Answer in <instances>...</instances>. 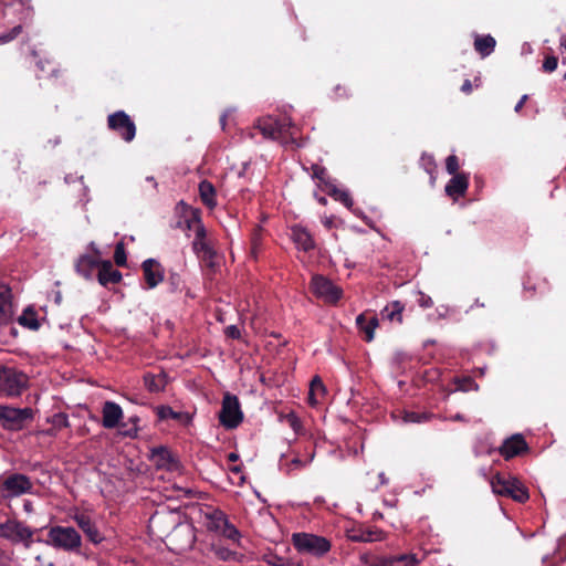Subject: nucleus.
<instances>
[{
  "label": "nucleus",
  "mask_w": 566,
  "mask_h": 566,
  "mask_svg": "<svg viewBox=\"0 0 566 566\" xmlns=\"http://www.w3.org/2000/svg\"><path fill=\"white\" fill-rule=\"evenodd\" d=\"M45 543L64 552L78 553L82 546V537L71 526H53L48 532Z\"/></svg>",
  "instance_id": "f257e3e1"
},
{
  "label": "nucleus",
  "mask_w": 566,
  "mask_h": 566,
  "mask_svg": "<svg viewBox=\"0 0 566 566\" xmlns=\"http://www.w3.org/2000/svg\"><path fill=\"white\" fill-rule=\"evenodd\" d=\"M490 483L495 494L512 497L521 503L528 500L527 489L516 478L510 474H496L492 478Z\"/></svg>",
  "instance_id": "f03ea898"
},
{
  "label": "nucleus",
  "mask_w": 566,
  "mask_h": 566,
  "mask_svg": "<svg viewBox=\"0 0 566 566\" xmlns=\"http://www.w3.org/2000/svg\"><path fill=\"white\" fill-rule=\"evenodd\" d=\"M490 483L495 494L512 497L521 503L528 500L527 489L516 478L510 474H496L492 478Z\"/></svg>",
  "instance_id": "7ed1b4c3"
},
{
  "label": "nucleus",
  "mask_w": 566,
  "mask_h": 566,
  "mask_svg": "<svg viewBox=\"0 0 566 566\" xmlns=\"http://www.w3.org/2000/svg\"><path fill=\"white\" fill-rule=\"evenodd\" d=\"M490 483L495 494L512 497L521 503L528 500L527 489L516 478L510 474H496L492 478Z\"/></svg>",
  "instance_id": "20e7f679"
},
{
  "label": "nucleus",
  "mask_w": 566,
  "mask_h": 566,
  "mask_svg": "<svg viewBox=\"0 0 566 566\" xmlns=\"http://www.w3.org/2000/svg\"><path fill=\"white\" fill-rule=\"evenodd\" d=\"M292 543L298 553L317 557L325 555L331 549L328 539L312 533H294Z\"/></svg>",
  "instance_id": "39448f33"
},
{
  "label": "nucleus",
  "mask_w": 566,
  "mask_h": 566,
  "mask_svg": "<svg viewBox=\"0 0 566 566\" xmlns=\"http://www.w3.org/2000/svg\"><path fill=\"white\" fill-rule=\"evenodd\" d=\"M28 384L25 374L9 367H0V395L19 396Z\"/></svg>",
  "instance_id": "423d86ee"
},
{
  "label": "nucleus",
  "mask_w": 566,
  "mask_h": 566,
  "mask_svg": "<svg viewBox=\"0 0 566 566\" xmlns=\"http://www.w3.org/2000/svg\"><path fill=\"white\" fill-rule=\"evenodd\" d=\"M33 531L17 520H8L0 524V537L14 544L22 543L27 548L31 546Z\"/></svg>",
  "instance_id": "0eeeda50"
},
{
  "label": "nucleus",
  "mask_w": 566,
  "mask_h": 566,
  "mask_svg": "<svg viewBox=\"0 0 566 566\" xmlns=\"http://www.w3.org/2000/svg\"><path fill=\"white\" fill-rule=\"evenodd\" d=\"M33 483L30 478L21 473L8 475L1 484V494L3 499L19 497L32 493Z\"/></svg>",
  "instance_id": "6e6552de"
},
{
  "label": "nucleus",
  "mask_w": 566,
  "mask_h": 566,
  "mask_svg": "<svg viewBox=\"0 0 566 566\" xmlns=\"http://www.w3.org/2000/svg\"><path fill=\"white\" fill-rule=\"evenodd\" d=\"M220 423L227 429L237 428L243 420L239 399L230 394H226L222 400V407L219 413Z\"/></svg>",
  "instance_id": "1a4fd4ad"
},
{
  "label": "nucleus",
  "mask_w": 566,
  "mask_h": 566,
  "mask_svg": "<svg viewBox=\"0 0 566 566\" xmlns=\"http://www.w3.org/2000/svg\"><path fill=\"white\" fill-rule=\"evenodd\" d=\"M191 223L195 227V239L192 242L193 252L203 261L212 262L214 250L207 238V230L199 218H193Z\"/></svg>",
  "instance_id": "9d476101"
},
{
  "label": "nucleus",
  "mask_w": 566,
  "mask_h": 566,
  "mask_svg": "<svg viewBox=\"0 0 566 566\" xmlns=\"http://www.w3.org/2000/svg\"><path fill=\"white\" fill-rule=\"evenodd\" d=\"M312 292L326 303L334 304L342 297V290L323 275H315L311 282Z\"/></svg>",
  "instance_id": "9b49d317"
},
{
  "label": "nucleus",
  "mask_w": 566,
  "mask_h": 566,
  "mask_svg": "<svg viewBox=\"0 0 566 566\" xmlns=\"http://www.w3.org/2000/svg\"><path fill=\"white\" fill-rule=\"evenodd\" d=\"M32 418V410L30 408H13L8 406H0V422L9 430H19L23 423Z\"/></svg>",
  "instance_id": "f8f14e48"
},
{
  "label": "nucleus",
  "mask_w": 566,
  "mask_h": 566,
  "mask_svg": "<svg viewBox=\"0 0 566 566\" xmlns=\"http://www.w3.org/2000/svg\"><path fill=\"white\" fill-rule=\"evenodd\" d=\"M108 127L116 132L125 142H132L136 135L135 124L123 111L108 116Z\"/></svg>",
  "instance_id": "ddd939ff"
},
{
  "label": "nucleus",
  "mask_w": 566,
  "mask_h": 566,
  "mask_svg": "<svg viewBox=\"0 0 566 566\" xmlns=\"http://www.w3.org/2000/svg\"><path fill=\"white\" fill-rule=\"evenodd\" d=\"M291 126V122L285 119L283 122H279L273 117L261 118L256 123V129H259L265 138L272 139H276L284 134H287Z\"/></svg>",
  "instance_id": "4468645a"
},
{
  "label": "nucleus",
  "mask_w": 566,
  "mask_h": 566,
  "mask_svg": "<svg viewBox=\"0 0 566 566\" xmlns=\"http://www.w3.org/2000/svg\"><path fill=\"white\" fill-rule=\"evenodd\" d=\"M149 459L158 469L175 471L178 469V462L166 447H157L150 450Z\"/></svg>",
  "instance_id": "2eb2a0df"
},
{
  "label": "nucleus",
  "mask_w": 566,
  "mask_h": 566,
  "mask_svg": "<svg viewBox=\"0 0 566 566\" xmlns=\"http://www.w3.org/2000/svg\"><path fill=\"white\" fill-rule=\"evenodd\" d=\"M14 314L11 290L4 284H0V326L10 324Z\"/></svg>",
  "instance_id": "dca6fc26"
},
{
  "label": "nucleus",
  "mask_w": 566,
  "mask_h": 566,
  "mask_svg": "<svg viewBox=\"0 0 566 566\" xmlns=\"http://www.w3.org/2000/svg\"><path fill=\"white\" fill-rule=\"evenodd\" d=\"M314 177L318 180L325 182L326 188L325 191L334 197L336 200L340 201L344 206H346L348 209L353 206V200L349 196V193L346 190L338 189L334 184L327 182L325 180L326 171L324 168L315 167L314 169Z\"/></svg>",
  "instance_id": "f3484780"
},
{
  "label": "nucleus",
  "mask_w": 566,
  "mask_h": 566,
  "mask_svg": "<svg viewBox=\"0 0 566 566\" xmlns=\"http://www.w3.org/2000/svg\"><path fill=\"white\" fill-rule=\"evenodd\" d=\"M420 559L416 554H401L389 557H376L370 566H417Z\"/></svg>",
  "instance_id": "a211bd4d"
},
{
  "label": "nucleus",
  "mask_w": 566,
  "mask_h": 566,
  "mask_svg": "<svg viewBox=\"0 0 566 566\" xmlns=\"http://www.w3.org/2000/svg\"><path fill=\"white\" fill-rule=\"evenodd\" d=\"M143 271L148 289L156 287L164 280L163 268L154 259H147L143 262Z\"/></svg>",
  "instance_id": "6ab92c4d"
},
{
  "label": "nucleus",
  "mask_w": 566,
  "mask_h": 566,
  "mask_svg": "<svg viewBox=\"0 0 566 566\" xmlns=\"http://www.w3.org/2000/svg\"><path fill=\"white\" fill-rule=\"evenodd\" d=\"M102 424L106 429H113L119 424V421L123 419V409L122 407L113 401H106L103 405L102 409Z\"/></svg>",
  "instance_id": "aec40b11"
},
{
  "label": "nucleus",
  "mask_w": 566,
  "mask_h": 566,
  "mask_svg": "<svg viewBox=\"0 0 566 566\" xmlns=\"http://www.w3.org/2000/svg\"><path fill=\"white\" fill-rule=\"evenodd\" d=\"M73 520L92 543L98 544L103 541L102 534L87 514L75 513Z\"/></svg>",
  "instance_id": "412c9836"
},
{
  "label": "nucleus",
  "mask_w": 566,
  "mask_h": 566,
  "mask_svg": "<svg viewBox=\"0 0 566 566\" xmlns=\"http://www.w3.org/2000/svg\"><path fill=\"white\" fill-rule=\"evenodd\" d=\"M527 448L524 438L521 434H513L507 438L500 447V453L505 459H511L525 451Z\"/></svg>",
  "instance_id": "4be33fe9"
},
{
  "label": "nucleus",
  "mask_w": 566,
  "mask_h": 566,
  "mask_svg": "<svg viewBox=\"0 0 566 566\" xmlns=\"http://www.w3.org/2000/svg\"><path fill=\"white\" fill-rule=\"evenodd\" d=\"M469 187V177L465 174L454 175L446 185V193L453 200L465 195Z\"/></svg>",
  "instance_id": "5701e85b"
},
{
  "label": "nucleus",
  "mask_w": 566,
  "mask_h": 566,
  "mask_svg": "<svg viewBox=\"0 0 566 566\" xmlns=\"http://www.w3.org/2000/svg\"><path fill=\"white\" fill-rule=\"evenodd\" d=\"M291 235L296 247L303 251H310L314 248L312 235L301 226H294L291 229Z\"/></svg>",
  "instance_id": "b1692460"
},
{
  "label": "nucleus",
  "mask_w": 566,
  "mask_h": 566,
  "mask_svg": "<svg viewBox=\"0 0 566 566\" xmlns=\"http://www.w3.org/2000/svg\"><path fill=\"white\" fill-rule=\"evenodd\" d=\"M348 537L354 542H379L385 538L382 531L380 530H358L348 533Z\"/></svg>",
  "instance_id": "393cba45"
},
{
  "label": "nucleus",
  "mask_w": 566,
  "mask_h": 566,
  "mask_svg": "<svg viewBox=\"0 0 566 566\" xmlns=\"http://www.w3.org/2000/svg\"><path fill=\"white\" fill-rule=\"evenodd\" d=\"M156 410L160 420L174 419L185 426L191 422L189 413L175 411L169 406H159Z\"/></svg>",
  "instance_id": "a878e982"
},
{
  "label": "nucleus",
  "mask_w": 566,
  "mask_h": 566,
  "mask_svg": "<svg viewBox=\"0 0 566 566\" xmlns=\"http://www.w3.org/2000/svg\"><path fill=\"white\" fill-rule=\"evenodd\" d=\"M199 195L202 203L209 209H213L217 206L216 188L210 181L202 180L199 184Z\"/></svg>",
  "instance_id": "bb28decb"
},
{
  "label": "nucleus",
  "mask_w": 566,
  "mask_h": 566,
  "mask_svg": "<svg viewBox=\"0 0 566 566\" xmlns=\"http://www.w3.org/2000/svg\"><path fill=\"white\" fill-rule=\"evenodd\" d=\"M98 264L99 253L95 251L94 255H82L76 263V270L84 277H90V271Z\"/></svg>",
  "instance_id": "cd10ccee"
},
{
  "label": "nucleus",
  "mask_w": 566,
  "mask_h": 566,
  "mask_svg": "<svg viewBox=\"0 0 566 566\" xmlns=\"http://www.w3.org/2000/svg\"><path fill=\"white\" fill-rule=\"evenodd\" d=\"M120 279L122 274L117 270L113 269L112 263L109 261L103 263L102 269L98 273V282L102 285H106L108 283H116L120 281Z\"/></svg>",
  "instance_id": "c85d7f7f"
},
{
  "label": "nucleus",
  "mask_w": 566,
  "mask_h": 566,
  "mask_svg": "<svg viewBox=\"0 0 566 566\" xmlns=\"http://www.w3.org/2000/svg\"><path fill=\"white\" fill-rule=\"evenodd\" d=\"M495 39L491 35L475 36L474 49L482 57L489 56L495 48Z\"/></svg>",
  "instance_id": "c756f323"
},
{
  "label": "nucleus",
  "mask_w": 566,
  "mask_h": 566,
  "mask_svg": "<svg viewBox=\"0 0 566 566\" xmlns=\"http://www.w3.org/2000/svg\"><path fill=\"white\" fill-rule=\"evenodd\" d=\"M325 392L326 388L322 379L318 376L314 377L310 385L308 403L313 407L317 406L319 398L323 397Z\"/></svg>",
  "instance_id": "7c9ffc66"
},
{
  "label": "nucleus",
  "mask_w": 566,
  "mask_h": 566,
  "mask_svg": "<svg viewBox=\"0 0 566 566\" xmlns=\"http://www.w3.org/2000/svg\"><path fill=\"white\" fill-rule=\"evenodd\" d=\"M356 324L358 328L365 333V339L367 342H371L375 336V329L378 326L377 317H373L368 322H366L365 315L360 314L356 318Z\"/></svg>",
  "instance_id": "2f4dec72"
},
{
  "label": "nucleus",
  "mask_w": 566,
  "mask_h": 566,
  "mask_svg": "<svg viewBox=\"0 0 566 566\" xmlns=\"http://www.w3.org/2000/svg\"><path fill=\"white\" fill-rule=\"evenodd\" d=\"M402 311H403V305L398 302V301H395L392 303H390L389 305H387L381 314H382V317L390 321V322H394V321H397L398 323H401L402 322Z\"/></svg>",
  "instance_id": "473e14b6"
},
{
  "label": "nucleus",
  "mask_w": 566,
  "mask_h": 566,
  "mask_svg": "<svg viewBox=\"0 0 566 566\" xmlns=\"http://www.w3.org/2000/svg\"><path fill=\"white\" fill-rule=\"evenodd\" d=\"M264 559L270 566H303V563L300 559L279 556L276 554H269Z\"/></svg>",
  "instance_id": "72a5a7b5"
},
{
  "label": "nucleus",
  "mask_w": 566,
  "mask_h": 566,
  "mask_svg": "<svg viewBox=\"0 0 566 566\" xmlns=\"http://www.w3.org/2000/svg\"><path fill=\"white\" fill-rule=\"evenodd\" d=\"M18 322L20 325L29 329L36 331L40 327L36 313L31 307H27L23 311V313L18 317Z\"/></svg>",
  "instance_id": "f704fd0d"
},
{
  "label": "nucleus",
  "mask_w": 566,
  "mask_h": 566,
  "mask_svg": "<svg viewBox=\"0 0 566 566\" xmlns=\"http://www.w3.org/2000/svg\"><path fill=\"white\" fill-rule=\"evenodd\" d=\"M227 523V516L220 511H214L208 516V528L213 532L220 533Z\"/></svg>",
  "instance_id": "c9c22d12"
},
{
  "label": "nucleus",
  "mask_w": 566,
  "mask_h": 566,
  "mask_svg": "<svg viewBox=\"0 0 566 566\" xmlns=\"http://www.w3.org/2000/svg\"><path fill=\"white\" fill-rule=\"evenodd\" d=\"M144 382L149 391H159L164 389L166 385V380L163 375L147 374L144 377Z\"/></svg>",
  "instance_id": "e433bc0d"
},
{
  "label": "nucleus",
  "mask_w": 566,
  "mask_h": 566,
  "mask_svg": "<svg viewBox=\"0 0 566 566\" xmlns=\"http://www.w3.org/2000/svg\"><path fill=\"white\" fill-rule=\"evenodd\" d=\"M282 419L289 424V427L294 431L295 434H304L303 424L300 418L294 412L285 415Z\"/></svg>",
  "instance_id": "4c0bfd02"
},
{
  "label": "nucleus",
  "mask_w": 566,
  "mask_h": 566,
  "mask_svg": "<svg viewBox=\"0 0 566 566\" xmlns=\"http://www.w3.org/2000/svg\"><path fill=\"white\" fill-rule=\"evenodd\" d=\"M430 416L424 412L417 411H405L403 412V421L412 422V423H421L428 421Z\"/></svg>",
  "instance_id": "58836bf2"
},
{
  "label": "nucleus",
  "mask_w": 566,
  "mask_h": 566,
  "mask_svg": "<svg viewBox=\"0 0 566 566\" xmlns=\"http://www.w3.org/2000/svg\"><path fill=\"white\" fill-rule=\"evenodd\" d=\"M220 535H222L223 537L237 543L240 538V533L239 531L237 530V527L231 524L229 521L228 523L223 526L222 531L219 533Z\"/></svg>",
  "instance_id": "ea45409f"
},
{
  "label": "nucleus",
  "mask_w": 566,
  "mask_h": 566,
  "mask_svg": "<svg viewBox=\"0 0 566 566\" xmlns=\"http://www.w3.org/2000/svg\"><path fill=\"white\" fill-rule=\"evenodd\" d=\"M22 31L21 25H17L12 28L9 32H4L0 34V45L6 44L12 40H14Z\"/></svg>",
  "instance_id": "a19ab883"
},
{
  "label": "nucleus",
  "mask_w": 566,
  "mask_h": 566,
  "mask_svg": "<svg viewBox=\"0 0 566 566\" xmlns=\"http://www.w3.org/2000/svg\"><path fill=\"white\" fill-rule=\"evenodd\" d=\"M114 260L117 265L123 266L126 264V253L124 249V244L122 242L116 244Z\"/></svg>",
  "instance_id": "79ce46f5"
},
{
  "label": "nucleus",
  "mask_w": 566,
  "mask_h": 566,
  "mask_svg": "<svg viewBox=\"0 0 566 566\" xmlns=\"http://www.w3.org/2000/svg\"><path fill=\"white\" fill-rule=\"evenodd\" d=\"M446 169H447L448 174H450L452 176L458 175L457 171L459 169V161H458L457 156L450 155L446 159Z\"/></svg>",
  "instance_id": "37998d69"
},
{
  "label": "nucleus",
  "mask_w": 566,
  "mask_h": 566,
  "mask_svg": "<svg viewBox=\"0 0 566 566\" xmlns=\"http://www.w3.org/2000/svg\"><path fill=\"white\" fill-rule=\"evenodd\" d=\"M421 165L423 166V168L426 169V171L430 175L433 174L434 171V168H436V164H434V160H433V157L430 156V155H423L421 157Z\"/></svg>",
  "instance_id": "c03bdc74"
},
{
  "label": "nucleus",
  "mask_w": 566,
  "mask_h": 566,
  "mask_svg": "<svg viewBox=\"0 0 566 566\" xmlns=\"http://www.w3.org/2000/svg\"><path fill=\"white\" fill-rule=\"evenodd\" d=\"M418 300H417V303L419 304V306L423 307V308H429L433 305V301L432 298L424 294L423 292H418Z\"/></svg>",
  "instance_id": "a18cd8bd"
},
{
  "label": "nucleus",
  "mask_w": 566,
  "mask_h": 566,
  "mask_svg": "<svg viewBox=\"0 0 566 566\" xmlns=\"http://www.w3.org/2000/svg\"><path fill=\"white\" fill-rule=\"evenodd\" d=\"M557 57L555 56H547L543 63V69L545 72H553L557 69Z\"/></svg>",
  "instance_id": "49530a36"
},
{
  "label": "nucleus",
  "mask_w": 566,
  "mask_h": 566,
  "mask_svg": "<svg viewBox=\"0 0 566 566\" xmlns=\"http://www.w3.org/2000/svg\"><path fill=\"white\" fill-rule=\"evenodd\" d=\"M471 388L478 389V386L471 379H464L458 385V389L467 391Z\"/></svg>",
  "instance_id": "de8ad7c7"
},
{
  "label": "nucleus",
  "mask_w": 566,
  "mask_h": 566,
  "mask_svg": "<svg viewBox=\"0 0 566 566\" xmlns=\"http://www.w3.org/2000/svg\"><path fill=\"white\" fill-rule=\"evenodd\" d=\"M314 459V453H312L310 455V459L306 461V462H303L302 460H300L298 458H294L292 461H291V467L292 468H295V469H298V468H303L305 467L307 463L312 462Z\"/></svg>",
  "instance_id": "09e8293b"
},
{
  "label": "nucleus",
  "mask_w": 566,
  "mask_h": 566,
  "mask_svg": "<svg viewBox=\"0 0 566 566\" xmlns=\"http://www.w3.org/2000/svg\"><path fill=\"white\" fill-rule=\"evenodd\" d=\"M226 335L230 338H239L240 337V331L235 325H229L226 328Z\"/></svg>",
  "instance_id": "8fccbe9b"
},
{
  "label": "nucleus",
  "mask_w": 566,
  "mask_h": 566,
  "mask_svg": "<svg viewBox=\"0 0 566 566\" xmlns=\"http://www.w3.org/2000/svg\"><path fill=\"white\" fill-rule=\"evenodd\" d=\"M137 420H138L137 418H133L132 421L134 422V427L130 428V429H127V430H122L120 433L123 436H127V437H130V438L136 437V434H137V427L135 426V423H136Z\"/></svg>",
  "instance_id": "3c124183"
},
{
  "label": "nucleus",
  "mask_w": 566,
  "mask_h": 566,
  "mask_svg": "<svg viewBox=\"0 0 566 566\" xmlns=\"http://www.w3.org/2000/svg\"><path fill=\"white\" fill-rule=\"evenodd\" d=\"M178 533H187L189 535V542H188V546H191L192 545V542H193V536L191 534V530L188 525H185V526H180L176 530V534Z\"/></svg>",
  "instance_id": "603ef678"
},
{
  "label": "nucleus",
  "mask_w": 566,
  "mask_h": 566,
  "mask_svg": "<svg viewBox=\"0 0 566 566\" xmlns=\"http://www.w3.org/2000/svg\"><path fill=\"white\" fill-rule=\"evenodd\" d=\"M527 98H528V96L526 94L521 97V99L518 101V103L514 107V111L516 113H518L522 109V107L525 104V102L527 101Z\"/></svg>",
  "instance_id": "864d4df0"
},
{
  "label": "nucleus",
  "mask_w": 566,
  "mask_h": 566,
  "mask_svg": "<svg viewBox=\"0 0 566 566\" xmlns=\"http://www.w3.org/2000/svg\"><path fill=\"white\" fill-rule=\"evenodd\" d=\"M461 91L464 93H470L472 91V84L469 80H465L462 84Z\"/></svg>",
  "instance_id": "5fc2aeb1"
},
{
  "label": "nucleus",
  "mask_w": 566,
  "mask_h": 566,
  "mask_svg": "<svg viewBox=\"0 0 566 566\" xmlns=\"http://www.w3.org/2000/svg\"><path fill=\"white\" fill-rule=\"evenodd\" d=\"M239 459V454L238 453H234V452H231L228 454V460L231 461V462H235L238 461Z\"/></svg>",
  "instance_id": "6e6d98bb"
},
{
  "label": "nucleus",
  "mask_w": 566,
  "mask_h": 566,
  "mask_svg": "<svg viewBox=\"0 0 566 566\" xmlns=\"http://www.w3.org/2000/svg\"><path fill=\"white\" fill-rule=\"evenodd\" d=\"M23 507H24L25 512H28V513L32 512V504H31V502H29V501L24 502Z\"/></svg>",
  "instance_id": "4d7b16f0"
},
{
  "label": "nucleus",
  "mask_w": 566,
  "mask_h": 566,
  "mask_svg": "<svg viewBox=\"0 0 566 566\" xmlns=\"http://www.w3.org/2000/svg\"><path fill=\"white\" fill-rule=\"evenodd\" d=\"M227 116H228V113L223 114V115L221 116V118H220V122H221L222 127H224V125H226V117H227Z\"/></svg>",
  "instance_id": "13d9d810"
},
{
  "label": "nucleus",
  "mask_w": 566,
  "mask_h": 566,
  "mask_svg": "<svg viewBox=\"0 0 566 566\" xmlns=\"http://www.w3.org/2000/svg\"><path fill=\"white\" fill-rule=\"evenodd\" d=\"M379 479H380V483H381V484H386V483H387V480H386V478H385V474H384V473H380V474H379Z\"/></svg>",
  "instance_id": "bf43d9fd"
},
{
  "label": "nucleus",
  "mask_w": 566,
  "mask_h": 566,
  "mask_svg": "<svg viewBox=\"0 0 566 566\" xmlns=\"http://www.w3.org/2000/svg\"><path fill=\"white\" fill-rule=\"evenodd\" d=\"M452 420L454 421H461L462 420V416L461 415H455L454 417H452Z\"/></svg>",
  "instance_id": "052dcab7"
},
{
  "label": "nucleus",
  "mask_w": 566,
  "mask_h": 566,
  "mask_svg": "<svg viewBox=\"0 0 566 566\" xmlns=\"http://www.w3.org/2000/svg\"><path fill=\"white\" fill-rule=\"evenodd\" d=\"M232 472L239 473L241 471V468L239 465H235L231 469Z\"/></svg>",
  "instance_id": "680f3d73"
},
{
  "label": "nucleus",
  "mask_w": 566,
  "mask_h": 566,
  "mask_svg": "<svg viewBox=\"0 0 566 566\" xmlns=\"http://www.w3.org/2000/svg\"><path fill=\"white\" fill-rule=\"evenodd\" d=\"M332 223H333V221L331 219H326L325 220V226L326 227H328V228L332 227Z\"/></svg>",
  "instance_id": "e2e57ef3"
},
{
  "label": "nucleus",
  "mask_w": 566,
  "mask_h": 566,
  "mask_svg": "<svg viewBox=\"0 0 566 566\" xmlns=\"http://www.w3.org/2000/svg\"><path fill=\"white\" fill-rule=\"evenodd\" d=\"M319 202L325 203V199H324V198H321V199H319Z\"/></svg>",
  "instance_id": "0e129e2a"
},
{
  "label": "nucleus",
  "mask_w": 566,
  "mask_h": 566,
  "mask_svg": "<svg viewBox=\"0 0 566 566\" xmlns=\"http://www.w3.org/2000/svg\"><path fill=\"white\" fill-rule=\"evenodd\" d=\"M562 45H564V46H565V49H566V41L562 42Z\"/></svg>",
  "instance_id": "69168bd1"
},
{
  "label": "nucleus",
  "mask_w": 566,
  "mask_h": 566,
  "mask_svg": "<svg viewBox=\"0 0 566 566\" xmlns=\"http://www.w3.org/2000/svg\"><path fill=\"white\" fill-rule=\"evenodd\" d=\"M564 78L566 80V73L564 74Z\"/></svg>",
  "instance_id": "338daca9"
}]
</instances>
